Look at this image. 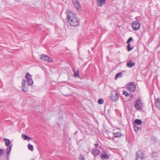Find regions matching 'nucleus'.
Listing matches in <instances>:
<instances>
[{"mask_svg":"<svg viewBox=\"0 0 160 160\" xmlns=\"http://www.w3.org/2000/svg\"><path fill=\"white\" fill-rule=\"evenodd\" d=\"M133 128L134 131L136 132L138 131L139 130L138 127V126H137L135 124L133 125Z\"/></svg>","mask_w":160,"mask_h":160,"instance_id":"b1692460","label":"nucleus"},{"mask_svg":"<svg viewBox=\"0 0 160 160\" xmlns=\"http://www.w3.org/2000/svg\"><path fill=\"white\" fill-rule=\"evenodd\" d=\"M78 132V131H76L74 133V134H76Z\"/></svg>","mask_w":160,"mask_h":160,"instance_id":"2f4dec72","label":"nucleus"},{"mask_svg":"<svg viewBox=\"0 0 160 160\" xmlns=\"http://www.w3.org/2000/svg\"><path fill=\"white\" fill-rule=\"evenodd\" d=\"M106 0H97V5L98 7H101L105 3Z\"/></svg>","mask_w":160,"mask_h":160,"instance_id":"4468645a","label":"nucleus"},{"mask_svg":"<svg viewBox=\"0 0 160 160\" xmlns=\"http://www.w3.org/2000/svg\"><path fill=\"white\" fill-rule=\"evenodd\" d=\"M100 152V150L99 149H98L96 148H93L92 151V154L95 157H96L99 155Z\"/></svg>","mask_w":160,"mask_h":160,"instance_id":"ddd939ff","label":"nucleus"},{"mask_svg":"<svg viewBox=\"0 0 160 160\" xmlns=\"http://www.w3.org/2000/svg\"><path fill=\"white\" fill-rule=\"evenodd\" d=\"M132 27L134 30H137L139 29L140 27V23L137 21L133 22L132 24Z\"/></svg>","mask_w":160,"mask_h":160,"instance_id":"6e6552de","label":"nucleus"},{"mask_svg":"<svg viewBox=\"0 0 160 160\" xmlns=\"http://www.w3.org/2000/svg\"><path fill=\"white\" fill-rule=\"evenodd\" d=\"M26 81L25 80L23 79L22 81V89L24 92H27L28 90L27 86H25Z\"/></svg>","mask_w":160,"mask_h":160,"instance_id":"9b49d317","label":"nucleus"},{"mask_svg":"<svg viewBox=\"0 0 160 160\" xmlns=\"http://www.w3.org/2000/svg\"><path fill=\"white\" fill-rule=\"evenodd\" d=\"M156 105L157 106H160V99L159 98H158L157 100Z\"/></svg>","mask_w":160,"mask_h":160,"instance_id":"393cba45","label":"nucleus"},{"mask_svg":"<svg viewBox=\"0 0 160 160\" xmlns=\"http://www.w3.org/2000/svg\"><path fill=\"white\" fill-rule=\"evenodd\" d=\"M122 73L119 72L115 75L114 78L116 80H117L118 78H122Z\"/></svg>","mask_w":160,"mask_h":160,"instance_id":"f3484780","label":"nucleus"},{"mask_svg":"<svg viewBox=\"0 0 160 160\" xmlns=\"http://www.w3.org/2000/svg\"><path fill=\"white\" fill-rule=\"evenodd\" d=\"M22 137L23 138L24 140H29L32 139V138L29 137L28 136L25 134H22Z\"/></svg>","mask_w":160,"mask_h":160,"instance_id":"6ab92c4d","label":"nucleus"},{"mask_svg":"<svg viewBox=\"0 0 160 160\" xmlns=\"http://www.w3.org/2000/svg\"><path fill=\"white\" fill-rule=\"evenodd\" d=\"M144 156L143 152L139 151L137 152V158L136 160H144Z\"/></svg>","mask_w":160,"mask_h":160,"instance_id":"9d476101","label":"nucleus"},{"mask_svg":"<svg viewBox=\"0 0 160 160\" xmlns=\"http://www.w3.org/2000/svg\"><path fill=\"white\" fill-rule=\"evenodd\" d=\"M135 108L138 109H142L143 107V103L141 99L139 98L135 101Z\"/></svg>","mask_w":160,"mask_h":160,"instance_id":"39448f33","label":"nucleus"},{"mask_svg":"<svg viewBox=\"0 0 160 160\" xmlns=\"http://www.w3.org/2000/svg\"><path fill=\"white\" fill-rule=\"evenodd\" d=\"M135 63L132 62L131 60H130L127 62V65L129 68H131L135 65Z\"/></svg>","mask_w":160,"mask_h":160,"instance_id":"2eb2a0df","label":"nucleus"},{"mask_svg":"<svg viewBox=\"0 0 160 160\" xmlns=\"http://www.w3.org/2000/svg\"><path fill=\"white\" fill-rule=\"evenodd\" d=\"M65 13L67 15L68 21L70 26L76 27L79 25L80 22L75 14L69 10H66Z\"/></svg>","mask_w":160,"mask_h":160,"instance_id":"f257e3e1","label":"nucleus"},{"mask_svg":"<svg viewBox=\"0 0 160 160\" xmlns=\"http://www.w3.org/2000/svg\"><path fill=\"white\" fill-rule=\"evenodd\" d=\"M136 20L138 21H140L141 20V18L140 17L138 16L136 17Z\"/></svg>","mask_w":160,"mask_h":160,"instance_id":"c756f323","label":"nucleus"},{"mask_svg":"<svg viewBox=\"0 0 160 160\" xmlns=\"http://www.w3.org/2000/svg\"><path fill=\"white\" fill-rule=\"evenodd\" d=\"M31 160H35L34 159H32Z\"/></svg>","mask_w":160,"mask_h":160,"instance_id":"f704fd0d","label":"nucleus"},{"mask_svg":"<svg viewBox=\"0 0 160 160\" xmlns=\"http://www.w3.org/2000/svg\"><path fill=\"white\" fill-rule=\"evenodd\" d=\"M72 2L77 10L78 11H81V6L78 0H72Z\"/></svg>","mask_w":160,"mask_h":160,"instance_id":"1a4fd4ad","label":"nucleus"},{"mask_svg":"<svg viewBox=\"0 0 160 160\" xmlns=\"http://www.w3.org/2000/svg\"><path fill=\"white\" fill-rule=\"evenodd\" d=\"M3 153V149H0V157L1 156Z\"/></svg>","mask_w":160,"mask_h":160,"instance_id":"c85d7f7f","label":"nucleus"},{"mask_svg":"<svg viewBox=\"0 0 160 160\" xmlns=\"http://www.w3.org/2000/svg\"><path fill=\"white\" fill-rule=\"evenodd\" d=\"M3 140L4 142L5 145L8 146L6 150H7V153L8 154L7 157L8 158L9 155L11 152L12 145V144L10 145L11 142L10 141V140L9 139L4 138L3 139Z\"/></svg>","mask_w":160,"mask_h":160,"instance_id":"f03ea898","label":"nucleus"},{"mask_svg":"<svg viewBox=\"0 0 160 160\" xmlns=\"http://www.w3.org/2000/svg\"><path fill=\"white\" fill-rule=\"evenodd\" d=\"M133 40L132 37L130 38L127 42V43H130V42L131 41H133Z\"/></svg>","mask_w":160,"mask_h":160,"instance_id":"cd10ccee","label":"nucleus"},{"mask_svg":"<svg viewBox=\"0 0 160 160\" xmlns=\"http://www.w3.org/2000/svg\"><path fill=\"white\" fill-rule=\"evenodd\" d=\"M94 145H95V148H97V147L98 146V143L95 144H94Z\"/></svg>","mask_w":160,"mask_h":160,"instance_id":"7c9ffc66","label":"nucleus"},{"mask_svg":"<svg viewBox=\"0 0 160 160\" xmlns=\"http://www.w3.org/2000/svg\"><path fill=\"white\" fill-rule=\"evenodd\" d=\"M34 142L36 143V142L35 141H34Z\"/></svg>","mask_w":160,"mask_h":160,"instance_id":"c9c22d12","label":"nucleus"},{"mask_svg":"<svg viewBox=\"0 0 160 160\" xmlns=\"http://www.w3.org/2000/svg\"><path fill=\"white\" fill-rule=\"evenodd\" d=\"M118 97L116 91H112L111 99L113 101H117L118 99Z\"/></svg>","mask_w":160,"mask_h":160,"instance_id":"423d86ee","label":"nucleus"},{"mask_svg":"<svg viewBox=\"0 0 160 160\" xmlns=\"http://www.w3.org/2000/svg\"><path fill=\"white\" fill-rule=\"evenodd\" d=\"M40 58L41 60L44 61H47L49 62H51L53 61L52 58H50L49 56L45 54H41L40 56Z\"/></svg>","mask_w":160,"mask_h":160,"instance_id":"0eeeda50","label":"nucleus"},{"mask_svg":"<svg viewBox=\"0 0 160 160\" xmlns=\"http://www.w3.org/2000/svg\"><path fill=\"white\" fill-rule=\"evenodd\" d=\"M110 157L109 155L106 152H104L100 155V158L102 160L109 159Z\"/></svg>","mask_w":160,"mask_h":160,"instance_id":"f8f14e48","label":"nucleus"},{"mask_svg":"<svg viewBox=\"0 0 160 160\" xmlns=\"http://www.w3.org/2000/svg\"><path fill=\"white\" fill-rule=\"evenodd\" d=\"M78 159L80 160H85V158L82 154H81L79 156Z\"/></svg>","mask_w":160,"mask_h":160,"instance_id":"a878e982","label":"nucleus"},{"mask_svg":"<svg viewBox=\"0 0 160 160\" xmlns=\"http://www.w3.org/2000/svg\"><path fill=\"white\" fill-rule=\"evenodd\" d=\"M127 89L130 92H133L136 90V87L133 82H131L127 84Z\"/></svg>","mask_w":160,"mask_h":160,"instance_id":"20e7f679","label":"nucleus"},{"mask_svg":"<svg viewBox=\"0 0 160 160\" xmlns=\"http://www.w3.org/2000/svg\"><path fill=\"white\" fill-rule=\"evenodd\" d=\"M98 102L99 104H103L104 102L103 99V98L99 99L98 100Z\"/></svg>","mask_w":160,"mask_h":160,"instance_id":"4be33fe9","label":"nucleus"},{"mask_svg":"<svg viewBox=\"0 0 160 160\" xmlns=\"http://www.w3.org/2000/svg\"><path fill=\"white\" fill-rule=\"evenodd\" d=\"M114 138H118L122 136V135L120 132H113Z\"/></svg>","mask_w":160,"mask_h":160,"instance_id":"dca6fc26","label":"nucleus"},{"mask_svg":"<svg viewBox=\"0 0 160 160\" xmlns=\"http://www.w3.org/2000/svg\"><path fill=\"white\" fill-rule=\"evenodd\" d=\"M73 71L74 72L73 76H74L75 77H79V71L78 68V70L77 71H76L74 69H73Z\"/></svg>","mask_w":160,"mask_h":160,"instance_id":"aec40b11","label":"nucleus"},{"mask_svg":"<svg viewBox=\"0 0 160 160\" xmlns=\"http://www.w3.org/2000/svg\"><path fill=\"white\" fill-rule=\"evenodd\" d=\"M92 50L93 51V47H92Z\"/></svg>","mask_w":160,"mask_h":160,"instance_id":"72a5a7b5","label":"nucleus"},{"mask_svg":"<svg viewBox=\"0 0 160 160\" xmlns=\"http://www.w3.org/2000/svg\"><path fill=\"white\" fill-rule=\"evenodd\" d=\"M128 45L127 46L128 49V51H130L133 48V47L131 48L130 47V43H128Z\"/></svg>","mask_w":160,"mask_h":160,"instance_id":"5701e85b","label":"nucleus"},{"mask_svg":"<svg viewBox=\"0 0 160 160\" xmlns=\"http://www.w3.org/2000/svg\"><path fill=\"white\" fill-rule=\"evenodd\" d=\"M142 122L141 120L138 119H136L134 121V124H137V125H140L142 124Z\"/></svg>","mask_w":160,"mask_h":160,"instance_id":"a211bd4d","label":"nucleus"},{"mask_svg":"<svg viewBox=\"0 0 160 160\" xmlns=\"http://www.w3.org/2000/svg\"><path fill=\"white\" fill-rule=\"evenodd\" d=\"M25 78L28 86H31L33 84V82L32 79V76L29 72H26L25 76Z\"/></svg>","mask_w":160,"mask_h":160,"instance_id":"7ed1b4c3","label":"nucleus"},{"mask_svg":"<svg viewBox=\"0 0 160 160\" xmlns=\"http://www.w3.org/2000/svg\"><path fill=\"white\" fill-rule=\"evenodd\" d=\"M109 98H110V96H109Z\"/></svg>","mask_w":160,"mask_h":160,"instance_id":"e433bc0d","label":"nucleus"},{"mask_svg":"<svg viewBox=\"0 0 160 160\" xmlns=\"http://www.w3.org/2000/svg\"><path fill=\"white\" fill-rule=\"evenodd\" d=\"M123 94L124 95L125 97H127L129 95L128 93L125 91H123Z\"/></svg>","mask_w":160,"mask_h":160,"instance_id":"bb28decb","label":"nucleus"},{"mask_svg":"<svg viewBox=\"0 0 160 160\" xmlns=\"http://www.w3.org/2000/svg\"><path fill=\"white\" fill-rule=\"evenodd\" d=\"M65 96H67V97L69 96V95H65Z\"/></svg>","mask_w":160,"mask_h":160,"instance_id":"473e14b6","label":"nucleus"},{"mask_svg":"<svg viewBox=\"0 0 160 160\" xmlns=\"http://www.w3.org/2000/svg\"><path fill=\"white\" fill-rule=\"evenodd\" d=\"M28 149L30 150L31 151H32L33 150V147L32 145L30 144H29L28 145Z\"/></svg>","mask_w":160,"mask_h":160,"instance_id":"412c9836","label":"nucleus"}]
</instances>
